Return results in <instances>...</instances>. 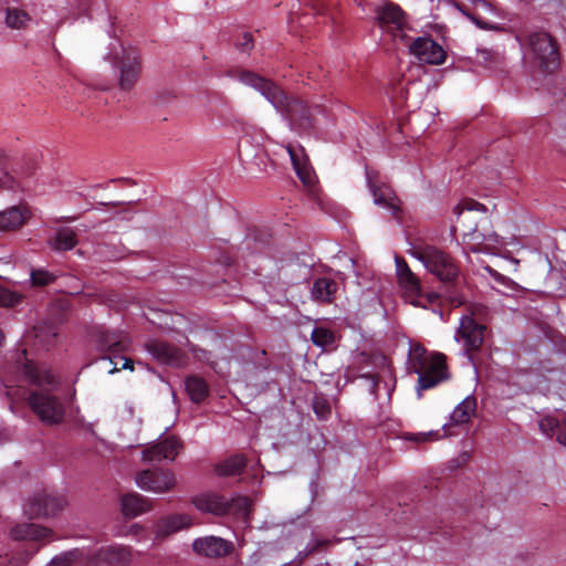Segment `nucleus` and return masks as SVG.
<instances>
[{"label":"nucleus","instance_id":"f257e3e1","mask_svg":"<svg viewBox=\"0 0 566 566\" xmlns=\"http://www.w3.org/2000/svg\"><path fill=\"white\" fill-rule=\"evenodd\" d=\"M250 86L260 92L277 111L284 113L289 119L306 128L312 125V111L302 99L289 98L287 95L271 80L250 72Z\"/></svg>","mask_w":566,"mask_h":566},{"label":"nucleus","instance_id":"f03ea898","mask_svg":"<svg viewBox=\"0 0 566 566\" xmlns=\"http://www.w3.org/2000/svg\"><path fill=\"white\" fill-rule=\"evenodd\" d=\"M412 370L418 375L417 390H429L449 378L447 357L442 353L428 354L422 345H415L410 352Z\"/></svg>","mask_w":566,"mask_h":566},{"label":"nucleus","instance_id":"7ed1b4c3","mask_svg":"<svg viewBox=\"0 0 566 566\" xmlns=\"http://www.w3.org/2000/svg\"><path fill=\"white\" fill-rule=\"evenodd\" d=\"M409 253L411 256L419 260L424 268L440 281L451 283L457 280L459 266L454 259L442 249L431 244L420 243L413 245L409 250Z\"/></svg>","mask_w":566,"mask_h":566},{"label":"nucleus","instance_id":"20e7f679","mask_svg":"<svg viewBox=\"0 0 566 566\" xmlns=\"http://www.w3.org/2000/svg\"><path fill=\"white\" fill-rule=\"evenodd\" d=\"M94 340L98 350L105 354L103 358L108 359L114 365L109 370L111 374L119 369H134L133 360L120 356V354L128 350L130 344L123 333L98 329L94 334Z\"/></svg>","mask_w":566,"mask_h":566},{"label":"nucleus","instance_id":"39448f33","mask_svg":"<svg viewBox=\"0 0 566 566\" xmlns=\"http://www.w3.org/2000/svg\"><path fill=\"white\" fill-rule=\"evenodd\" d=\"M195 506L214 515H238L245 522L248 520V496L227 499L217 493H205L193 499Z\"/></svg>","mask_w":566,"mask_h":566},{"label":"nucleus","instance_id":"423d86ee","mask_svg":"<svg viewBox=\"0 0 566 566\" xmlns=\"http://www.w3.org/2000/svg\"><path fill=\"white\" fill-rule=\"evenodd\" d=\"M28 405L44 424L54 426L64 420L65 406L63 401L49 390L31 391L28 397Z\"/></svg>","mask_w":566,"mask_h":566},{"label":"nucleus","instance_id":"0eeeda50","mask_svg":"<svg viewBox=\"0 0 566 566\" xmlns=\"http://www.w3.org/2000/svg\"><path fill=\"white\" fill-rule=\"evenodd\" d=\"M109 62L118 71L117 84L120 91L129 92L138 82L143 63L139 52L135 49H123L122 55L114 54Z\"/></svg>","mask_w":566,"mask_h":566},{"label":"nucleus","instance_id":"6e6552de","mask_svg":"<svg viewBox=\"0 0 566 566\" xmlns=\"http://www.w3.org/2000/svg\"><path fill=\"white\" fill-rule=\"evenodd\" d=\"M66 319V306L63 303H55L50 307L49 317L33 327V335L44 349L49 350L55 344L59 336V326Z\"/></svg>","mask_w":566,"mask_h":566},{"label":"nucleus","instance_id":"1a4fd4ad","mask_svg":"<svg viewBox=\"0 0 566 566\" xmlns=\"http://www.w3.org/2000/svg\"><path fill=\"white\" fill-rule=\"evenodd\" d=\"M530 45L538 60L539 67L546 73H553L559 65V51L556 40L546 32H535L530 35Z\"/></svg>","mask_w":566,"mask_h":566},{"label":"nucleus","instance_id":"9d476101","mask_svg":"<svg viewBox=\"0 0 566 566\" xmlns=\"http://www.w3.org/2000/svg\"><path fill=\"white\" fill-rule=\"evenodd\" d=\"M376 22L378 27L389 32L394 39L405 42L408 36L406 29L408 28L405 11L394 2H386L376 10Z\"/></svg>","mask_w":566,"mask_h":566},{"label":"nucleus","instance_id":"9b49d317","mask_svg":"<svg viewBox=\"0 0 566 566\" xmlns=\"http://www.w3.org/2000/svg\"><path fill=\"white\" fill-rule=\"evenodd\" d=\"M66 505L63 495L46 490L35 493L24 504L23 510L29 518L54 516Z\"/></svg>","mask_w":566,"mask_h":566},{"label":"nucleus","instance_id":"f8f14e48","mask_svg":"<svg viewBox=\"0 0 566 566\" xmlns=\"http://www.w3.org/2000/svg\"><path fill=\"white\" fill-rule=\"evenodd\" d=\"M410 54L415 55L420 62L439 65L446 61L447 53L444 49L429 36H418L403 42Z\"/></svg>","mask_w":566,"mask_h":566},{"label":"nucleus","instance_id":"ddd939ff","mask_svg":"<svg viewBox=\"0 0 566 566\" xmlns=\"http://www.w3.org/2000/svg\"><path fill=\"white\" fill-rule=\"evenodd\" d=\"M133 559V551L125 545H108L99 547L90 557L91 566H129Z\"/></svg>","mask_w":566,"mask_h":566},{"label":"nucleus","instance_id":"4468645a","mask_svg":"<svg viewBox=\"0 0 566 566\" xmlns=\"http://www.w3.org/2000/svg\"><path fill=\"white\" fill-rule=\"evenodd\" d=\"M145 348L158 363L171 367H181L188 359L182 349L159 339H149Z\"/></svg>","mask_w":566,"mask_h":566},{"label":"nucleus","instance_id":"2eb2a0df","mask_svg":"<svg viewBox=\"0 0 566 566\" xmlns=\"http://www.w3.org/2000/svg\"><path fill=\"white\" fill-rule=\"evenodd\" d=\"M136 483L143 490L164 493L175 486L176 479L168 470H144L137 474Z\"/></svg>","mask_w":566,"mask_h":566},{"label":"nucleus","instance_id":"dca6fc26","mask_svg":"<svg viewBox=\"0 0 566 566\" xmlns=\"http://www.w3.org/2000/svg\"><path fill=\"white\" fill-rule=\"evenodd\" d=\"M10 535L14 541L28 542L25 551L32 548L33 553L39 549V546H35L36 542H50L53 538V532L51 530L33 523L14 526Z\"/></svg>","mask_w":566,"mask_h":566},{"label":"nucleus","instance_id":"f3484780","mask_svg":"<svg viewBox=\"0 0 566 566\" xmlns=\"http://www.w3.org/2000/svg\"><path fill=\"white\" fill-rule=\"evenodd\" d=\"M193 551L209 558L223 557L232 553L233 543L219 536L199 537L192 543Z\"/></svg>","mask_w":566,"mask_h":566},{"label":"nucleus","instance_id":"a211bd4d","mask_svg":"<svg viewBox=\"0 0 566 566\" xmlns=\"http://www.w3.org/2000/svg\"><path fill=\"white\" fill-rule=\"evenodd\" d=\"M250 386L260 387V390L264 385H268L273 380L271 376V361L266 356L265 350L255 349L250 352Z\"/></svg>","mask_w":566,"mask_h":566},{"label":"nucleus","instance_id":"6ab92c4d","mask_svg":"<svg viewBox=\"0 0 566 566\" xmlns=\"http://www.w3.org/2000/svg\"><path fill=\"white\" fill-rule=\"evenodd\" d=\"M31 217L32 212L27 205H17L0 211V231H17L21 229Z\"/></svg>","mask_w":566,"mask_h":566},{"label":"nucleus","instance_id":"aec40b11","mask_svg":"<svg viewBox=\"0 0 566 566\" xmlns=\"http://www.w3.org/2000/svg\"><path fill=\"white\" fill-rule=\"evenodd\" d=\"M286 150L290 155L291 163L300 180L305 186H313L315 182V176L313 168L310 165L308 158L305 155L303 146H294L289 144Z\"/></svg>","mask_w":566,"mask_h":566},{"label":"nucleus","instance_id":"412c9836","mask_svg":"<svg viewBox=\"0 0 566 566\" xmlns=\"http://www.w3.org/2000/svg\"><path fill=\"white\" fill-rule=\"evenodd\" d=\"M486 332V326L475 322L472 317H463L459 327V334L464 340L468 352L479 350Z\"/></svg>","mask_w":566,"mask_h":566},{"label":"nucleus","instance_id":"4be33fe9","mask_svg":"<svg viewBox=\"0 0 566 566\" xmlns=\"http://www.w3.org/2000/svg\"><path fill=\"white\" fill-rule=\"evenodd\" d=\"M181 447V443L175 437H168L157 444L144 450L145 461H161L164 459L174 460Z\"/></svg>","mask_w":566,"mask_h":566},{"label":"nucleus","instance_id":"5701e85b","mask_svg":"<svg viewBox=\"0 0 566 566\" xmlns=\"http://www.w3.org/2000/svg\"><path fill=\"white\" fill-rule=\"evenodd\" d=\"M369 187L374 197V202L377 206H381L391 211L395 219H401V202L394 193L390 187L387 186H376L369 181Z\"/></svg>","mask_w":566,"mask_h":566},{"label":"nucleus","instance_id":"b1692460","mask_svg":"<svg viewBox=\"0 0 566 566\" xmlns=\"http://www.w3.org/2000/svg\"><path fill=\"white\" fill-rule=\"evenodd\" d=\"M395 262L399 285L402 286L411 295L420 296V280L411 271L406 260L402 256H396Z\"/></svg>","mask_w":566,"mask_h":566},{"label":"nucleus","instance_id":"393cba45","mask_svg":"<svg viewBox=\"0 0 566 566\" xmlns=\"http://www.w3.org/2000/svg\"><path fill=\"white\" fill-rule=\"evenodd\" d=\"M338 284L331 277H318L313 282L311 294L314 301L329 304L334 301Z\"/></svg>","mask_w":566,"mask_h":566},{"label":"nucleus","instance_id":"a878e982","mask_svg":"<svg viewBox=\"0 0 566 566\" xmlns=\"http://www.w3.org/2000/svg\"><path fill=\"white\" fill-rule=\"evenodd\" d=\"M48 243L50 248L56 252H66L77 245L78 239L75 230L69 227H62L48 240Z\"/></svg>","mask_w":566,"mask_h":566},{"label":"nucleus","instance_id":"bb28decb","mask_svg":"<svg viewBox=\"0 0 566 566\" xmlns=\"http://www.w3.org/2000/svg\"><path fill=\"white\" fill-rule=\"evenodd\" d=\"M190 525V520L184 514H174L160 518L156 524V536L165 538Z\"/></svg>","mask_w":566,"mask_h":566},{"label":"nucleus","instance_id":"cd10ccee","mask_svg":"<svg viewBox=\"0 0 566 566\" xmlns=\"http://www.w3.org/2000/svg\"><path fill=\"white\" fill-rule=\"evenodd\" d=\"M539 428L544 434L555 438L556 441L566 447V416L560 419L544 417L539 421Z\"/></svg>","mask_w":566,"mask_h":566},{"label":"nucleus","instance_id":"c85d7f7f","mask_svg":"<svg viewBox=\"0 0 566 566\" xmlns=\"http://www.w3.org/2000/svg\"><path fill=\"white\" fill-rule=\"evenodd\" d=\"M149 509L148 500L138 493H128L122 497V511L125 516L135 517Z\"/></svg>","mask_w":566,"mask_h":566},{"label":"nucleus","instance_id":"c756f323","mask_svg":"<svg viewBox=\"0 0 566 566\" xmlns=\"http://www.w3.org/2000/svg\"><path fill=\"white\" fill-rule=\"evenodd\" d=\"M245 465L247 458L244 455L235 454L218 463L214 471L220 476H237L242 474Z\"/></svg>","mask_w":566,"mask_h":566},{"label":"nucleus","instance_id":"7c9ffc66","mask_svg":"<svg viewBox=\"0 0 566 566\" xmlns=\"http://www.w3.org/2000/svg\"><path fill=\"white\" fill-rule=\"evenodd\" d=\"M476 410V399L473 396L464 398L451 413V421L454 424L468 423Z\"/></svg>","mask_w":566,"mask_h":566},{"label":"nucleus","instance_id":"2f4dec72","mask_svg":"<svg viewBox=\"0 0 566 566\" xmlns=\"http://www.w3.org/2000/svg\"><path fill=\"white\" fill-rule=\"evenodd\" d=\"M186 390L191 401L196 403L202 402L209 394L207 382L198 376H190L186 379Z\"/></svg>","mask_w":566,"mask_h":566},{"label":"nucleus","instance_id":"473e14b6","mask_svg":"<svg viewBox=\"0 0 566 566\" xmlns=\"http://www.w3.org/2000/svg\"><path fill=\"white\" fill-rule=\"evenodd\" d=\"M31 21V17L19 8H7L6 24L11 29H24Z\"/></svg>","mask_w":566,"mask_h":566},{"label":"nucleus","instance_id":"72a5a7b5","mask_svg":"<svg viewBox=\"0 0 566 566\" xmlns=\"http://www.w3.org/2000/svg\"><path fill=\"white\" fill-rule=\"evenodd\" d=\"M311 339L314 345L326 347L333 345L336 340V337L334 332L328 328L315 327L312 332Z\"/></svg>","mask_w":566,"mask_h":566},{"label":"nucleus","instance_id":"f704fd0d","mask_svg":"<svg viewBox=\"0 0 566 566\" xmlns=\"http://www.w3.org/2000/svg\"><path fill=\"white\" fill-rule=\"evenodd\" d=\"M56 275L44 269H33L30 273L31 285L34 287H44L52 284Z\"/></svg>","mask_w":566,"mask_h":566},{"label":"nucleus","instance_id":"c9c22d12","mask_svg":"<svg viewBox=\"0 0 566 566\" xmlns=\"http://www.w3.org/2000/svg\"><path fill=\"white\" fill-rule=\"evenodd\" d=\"M22 296L9 289L0 286V306L13 307L21 303Z\"/></svg>","mask_w":566,"mask_h":566},{"label":"nucleus","instance_id":"e433bc0d","mask_svg":"<svg viewBox=\"0 0 566 566\" xmlns=\"http://www.w3.org/2000/svg\"><path fill=\"white\" fill-rule=\"evenodd\" d=\"M464 210L485 212L486 207L474 199H464L461 203L454 207L453 212L460 217Z\"/></svg>","mask_w":566,"mask_h":566},{"label":"nucleus","instance_id":"4c0bfd02","mask_svg":"<svg viewBox=\"0 0 566 566\" xmlns=\"http://www.w3.org/2000/svg\"><path fill=\"white\" fill-rule=\"evenodd\" d=\"M438 432L433 431L428 433H405L403 439L415 443H424L438 439Z\"/></svg>","mask_w":566,"mask_h":566},{"label":"nucleus","instance_id":"58836bf2","mask_svg":"<svg viewBox=\"0 0 566 566\" xmlns=\"http://www.w3.org/2000/svg\"><path fill=\"white\" fill-rule=\"evenodd\" d=\"M251 237H253L255 242L268 243L272 237V233L268 228L250 227V238Z\"/></svg>","mask_w":566,"mask_h":566},{"label":"nucleus","instance_id":"ea45409f","mask_svg":"<svg viewBox=\"0 0 566 566\" xmlns=\"http://www.w3.org/2000/svg\"><path fill=\"white\" fill-rule=\"evenodd\" d=\"M313 409L319 419H326L331 413L329 403L325 399H315L313 402Z\"/></svg>","mask_w":566,"mask_h":566},{"label":"nucleus","instance_id":"a19ab883","mask_svg":"<svg viewBox=\"0 0 566 566\" xmlns=\"http://www.w3.org/2000/svg\"><path fill=\"white\" fill-rule=\"evenodd\" d=\"M15 177L9 172V169L0 167V187L11 189L14 187Z\"/></svg>","mask_w":566,"mask_h":566},{"label":"nucleus","instance_id":"79ce46f5","mask_svg":"<svg viewBox=\"0 0 566 566\" xmlns=\"http://www.w3.org/2000/svg\"><path fill=\"white\" fill-rule=\"evenodd\" d=\"M76 553L70 552L52 559L51 566H70Z\"/></svg>","mask_w":566,"mask_h":566},{"label":"nucleus","instance_id":"37998d69","mask_svg":"<svg viewBox=\"0 0 566 566\" xmlns=\"http://www.w3.org/2000/svg\"><path fill=\"white\" fill-rule=\"evenodd\" d=\"M331 544L327 539H317L314 542V544L307 549L305 553V556L315 554L319 552L321 549L327 547Z\"/></svg>","mask_w":566,"mask_h":566},{"label":"nucleus","instance_id":"c03bdc74","mask_svg":"<svg viewBox=\"0 0 566 566\" xmlns=\"http://www.w3.org/2000/svg\"><path fill=\"white\" fill-rule=\"evenodd\" d=\"M228 75L233 78H238L242 83L248 82V72L242 69H232L228 71Z\"/></svg>","mask_w":566,"mask_h":566},{"label":"nucleus","instance_id":"a18cd8bd","mask_svg":"<svg viewBox=\"0 0 566 566\" xmlns=\"http://www.w3.org/2000/svg\"><path fill=\"white\" fill-rule=\"evenodd\" d=\"M19 562H14L8 554L0 555V566L18 565Z\"/></svg>","mask_w":566,"mask_h":566},{"label":"nucleus","instance_id":"49530a36","mask_svg":"<svg viewBox=\"0 0 566 566\" xmlns=\"http://www.w3.org/2000/svg\"><path fill=\"white\" fill-rule=\"evenodd\" d=\"M9 172H10L12 176H14V177H15V182H14V185L17 184L18 178H21V177H23V176H24V177H28V174H22V172H17V171H9Z\"/></svg>","mask_w":566,"mask_h":566},{"label":"nucleus","instance_id":"de8ad7c7","mask_svg":"<svg viewBox=\"0 0 566 566\" xmlns=\"http://www.w3.org/2000/svg\"><path fill=\"white\" fill-rule=\"evenodd\" d=\"M0 167H3L4 169H8L7 168V163L6 160L2 158V155L0 154Z\"/></svg>","mask_w":566,"mask_h":566},{"label":"nucleus","instance_id":"09e8293b","mask_svg":"<svg viewBox=\"0 0 566 566\" xmlns=\"http://www.w3.org/2000/svg\"><path fill=\"white\" fill-rule=\"evenodd\" d=\"M367 377L374 380V386L375 387L378 385V381L376 380V376L375 375H368Z\"/></svg>","mask_w":566,"mask_h":566},{"label":"nucleus","instance_id":"8fccbe9b","mask_svg":"<svg viewBox=\"0 0 566 566\" xmlns=\"http://www.w3.org/2000/svg\"><path fill=\"white\" fill-rule=\"evenodd\" d=\"M243 40H244V42L240 44L241 46H244V44L248 41V32H243Z\"/></svg>","mask_w":566,"mask_h":566},{"label":"nucleus","instance_id":"3c124183","mask_svg":"<svg viewBox=\"0 0 566 566\" xmlns=\"http://www.w3.org/2000/svg\"><path fill=\"white\" fill-rule=\"evenodd\" d=\"M29 374L31 375V377H34L33 371L31 369H29Z\"/></svg>","mask_w":566,"mask_h":566}]
</instances>
